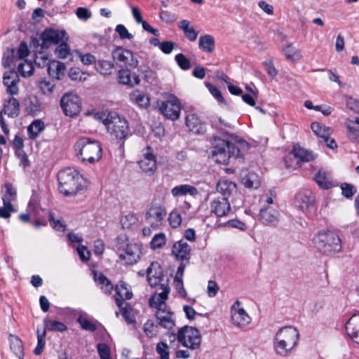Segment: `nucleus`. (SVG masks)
Listing matches in <instances>:
<instances>
[{
  "label": "nucleus",
  "instance_id": "4d7b16f0",
  "mask_svg": "<svg viewBox=\"0 0 359 359\" xmlns=\"http://www.w3.org/2000/svg\"><path fill=\"white\" fill-rule=\"evenodd\" d=\"M77 322L80 324L81 327L86 330L95 331L97 328L95 324L83 316H79L77 318Z\"/></svg>",
  "mask_w": 359,
  "mask_h": 359
},
{
  "label": "nucleus",
  "instance_id": "39448f33",
  "mask_svg": "<svg viewBox=\"0 0 359 359\" xmlns=\"http://www.w3.org/2000/svg\"><path fill=\"white\" fill-rule=\"evenodd\" d=\"M59 190L65 196L76 194L82 189V177L74 170L68 168L57 174Z\"/></svg>",
  "mask_w": 359,
  "mask_h": 359
},
{
  "label": "nucleus",
  "instance_id": "4be33fe9",
  "mask_svg": "<svg viewBox=\"0 0 359 359\" xmlns=\"http://www.w3.org/2000/svg\"><path fill=\"white\" fill-rule=\"evenodd\" d=\"M116 294L117 297H115L116 305L119 308H122L123 300L130 299L133 297V292L130 287L123 281H119L116 285Z\"/></svg>",
  "mask_w": 359,
  "mask_h": 359
},
{
  "label": "nucleus",
  "instance_id": "f3484780",
  "mask_svg": "<svg viewBox=\"0 0 359 359\" xmlns=\"http://www.w3.org/2000/svg\"><path fill=\"white\" fill-rule=\"evenodd\" d=\"M295 203L300 210L306 212L313 206L315 197L310 190L304 189L296 195Z\"/></svg>",
  "mask_w": 359,
  "mask_h": 359
},
{
  "label": "nucleus",
  "instance_id": "aec40b11",
  "mask_svg": "<svg viewBox=\"0 0 359 359\" xmlns=\"http://www.w3.org/2000/svg\"><path fill=\"white\" fill-rule=\"evenodd\" d=\"M118 82L130 87L137 86L140 83V79L135 73H132L128 68L121 69L118 73Z\"/></svg>",
  "mask_w": 359,
  "mask_h": 359
},
{
  "label": "nucleus",
  "instance_id": "603ef678",
  "mask_svg": "<svg viewBox=\"0 0 359 359\" xmlns=\"http://www.w3.org/2000/svg\"><path fill=\"white\" fill-rule=\"evenodd\" d=\"M11 348L19 358L23 355V346L22 341L15 337L11 341Z\"/></svg>",
  "mask_w": 359,
  "mask_h": 359
},
{
  "label": "nucleus",
  "instance_id": "f704fd0d",
  "mask_svg": "<svg viewBox=\"0 0 359 359\" xmlns=\"http://www.w3.org/2000/svg\"><path fill=\"white\" fill-rule=\"evenodd\" d=\"M241 182L247 188L257 189L260 186V179L257 174L249 172L242 177Z\"/></svg>",
  "mask_w": 359,
  "mask_h": 359
},
{
  "label": "nucleus",
  "instance_id": "8fccbe9b",
  "mask_svg": "<svg viewBox=\"0 0 359 359\" xmlns=\"http://www.w3.org/2000/svg\"><path fill=\"white\" fill-rule=\"evenodd\" d=\"M341 194L346 198H351L356 193L354 186L346 182L341 184Z\"/></svg>",
  "mask_w": 359,
  "mask_h": 359
},
{
  "label": "nucleus",
  "instance_id": "9b49d317",
  "mask_svg": "<svg viewBox=\"0 0 359 359\" xmlns=\"http://www.w3.org/2000/svg\"><path fill=\"white\" fill-rule=\"evenodd\" d=\"M147 281L151 287H169L168 279L164 276L161 265L153 262L147 270Z\"/></svg>",
  "mask_w": 359,
  "mask_h": 359
},
{
  "label": "nucleus",
  "instance_id": "0eeeda50",
  "mask_svg": "<svg viewBox=\"0 0 359 359\" xmlns=\"http://www.w3.org/2000/svg\"><path fill=\"white\" fill-rule=\"evenodd\" d=\"M142 246L137 243L121 245L117 250L119 259L126 264H136L141 258Z\"/></svg>",
  "mask_w": 359,
  "mask_h": 359
},
{
  "label": "nucleus",
  "instance_id": "473e14b6",
  "mask_svg": "<svg viewBox=\"0 0 359 359\" xmlns=\"http://www.w3.org/2000/svg\"><path fill=\"white\" fill-rule=\"evenodd\" d=\"M186 125L189 128V130L196 134L201 133L203 129L201 121L194 114H189L187 116Z\"/></svg>",
  "mask_w": 359,
  "mask_h": 359
},
{
  "label": "nucleus",
  "instance_id": "e433bc0d",
  "mask_svg": "<svg viewBox=\"0 0 359 359\" xmlns=\"http://www.w3.org/2000/svg\"><path fill=\"white\" fill-rule=\"evenodd\" d=\"M43 130L44 123L41 120L34 121L27 128L29 138L32 140L36 139Z\"/></svg>",
  "mask_w": 359,
  "mask_h": 359
},
{
  "label": "nucleus",
  "instance_id": "864d4df0",
  "mask_svg": "<svg viewBox=\"0 0 359 359\" xmlns=\"http://www.w3.org/2000/svg\"><path fill=\"white\" fill-rule=\"evenodd\" d=\"M168 219L170 226L173 228L178 227L182 222L181 215L177 210H173L170 213Z\"/></svg>",
  "mask_w": 359,
  "mask_h": 359
},
{
  "label": "nucleus",
  "instance_id": "7ed1b4c3",
  "mask_svg": "<svg viewBox=\"0 0 359 359\" xmlns=\"http://www.w3.org/2000/svg\"><path fill=\"white\" fill-rule=\"evenodd\" d=\"M212 144V158L219 163L227 164L231 158L241 157L239 148L233 143L218 137H214Z\"/></svg>",
  "mask_w": 359,
  "mask_h": 359
},
{
  "label": "nucleus",
  "instance_id": "c03bdc74",
  "mask_svg": "<svg viewBox=\"0 0 359 359\" xmlns=\"http://www.w3.org/2000/svg\"><path fill=\"white\" fill-rule=\"evenodd\" d=\"M38 87L43 95H50L54 90L55 85L49 81L41 79L38 82Z\"/></svg>",
  "mask_w": 359,
  "mask_h": 359
},
{
  "label": "nucleus",
  "instance_id": "f257e3e1",
  "mask_svg": "<svg viewBox=\"0 0 359 359\" xmlns=\"http://www.w3.org/2000/svg\"><path fill=\"white\" fill-rule=\"evenodd\" d=\"M299 334L292 326L280 328L274 338L273 347L276 353L280 356H287L297 346Z\"/></svg>",
  "mask_w": 359,
  "mask_h": 359
},
{
  "label": "nucleus",
  "instance_id": "c85d7f7f",
  "mask_svg": "<svg viewBox=\"0 0 359 359\" xmlns=\"http://www.w3.org/2000/svg\"><path fill=\"white\" fill-rule=\"evenodd\" d=\"M47 71L50 76L60 80L65 74V65L59 61H51L48 66Z\"/></svg>",
  "mask_w": 359,
  "mask_h": 359
},
{
  "label": "nucleus",
  "instance_id": "09e8293b",
  "mask_svg": "<svg viewBox=\"0 0 359 359\" xmlns=\"http://www.w3.org/2000/svg\"><path fill=\"white\" fill-rule=\"evenodd\" d=\"M35 64L41 68L48 67L51 62L48 56L42 52H39L35 54L34 59Z\"/></svg>",
  "mask_w": 359,
  "mask_h": 359
},
{
  "label": "nucleus",
  "instance_id": "393cba45",
  "mask_svg": "<svg viewBox=\"0 0 359 359\" xmlns=\"http://www.w3.org/2000/svg\"><path fill=\"white\" fill-rule=\"evenodd\" d=\"M282 53L286 60L291 63H295L301 60L303 57L301 50L292 43H289L285 46L282 49Z\"/></svg>",
  "mask_w": 359,
  "mask_h": 359
},
{
  "label": "nucleus",
  "instance_id": "2f4dec72",
  "mask_svg": "<svg viewBox=\"0 0 359 359\" xmlns=\"http://www.w3.org/2000/svg\"><path fill=\"white\" fill-rule=\"evenodd\" d=\"M130 100L142 108H147L149 105V97L140 90H135L130 93Z\"/></svg>",
  "mask_w": 359,
  "mask_h": 359
},
{
  "label": "nucleus",
  "instance_id": "ea45409f",
  "mask_svg": "<svg viewBox=\"0 0 359 359\" xmlns=\"http://www.w3.org/2000/svg\"><path fill=\"white\" fill-rule=\"evenodd\" d=\"M311 128L316 135L322 137L323 139L327 137V135H330L332 133L331 128L321 125L318 122L313 123Z\"/></svg>",
  "mask_w": 359,
  "mask_h": 359
},
{
  "label": "nucleus",
  "instance_id": "1a4fd4ad",
  "mask_svg": "<svg viewBox=\"0 0 359 359\" xmlns=\"http://www.w3.org/2000/svg\"><path fill=\"white\" fill-rule=\"evenodd\" d=\"M110 118V122H107V131L117 140L124 139L129 133L127 121L119 116L116 112H111Z\"/></svg>",
  "mask_w": 359,
  "mask_h": 359
},
{
  "label": "nucleus",
  "instance_id": "58836bf2",
  "mask_svg": "<svg viewBox=\"0 0 359 359\" xmlns=\"http://www.w3.org/2000/svg\"><path fill=\"white\" fill-rule=\"evenodd\" d=\"M95 68L100 74L108 75L114 71V65L111 62L100 60L95 64Z\"/></svg>",
  "mask_w": 359,
  "mask_h": 359
},
{
  "label": "nucleus",
  "instance_id": "dca6fc26",
  "mask_svg": "<svg viewBox=\"0 0 359 359\" xmlns=\"http://www.w3.org/2000/svg\"><path fill=\"white\" fill-rule=\"evenodd\" d=\"M210 212L220 217L228 216L231 212V208L227 198H214L210 203Z\"/></svg>",
  "mask_w": 359,
  "mask_h": 359
},
{
  "label": "nucleus",
  "instance_id": "412c9836",
  "mask_svg": "<svg viewBox=\"0 0 359 359\" xmlns=\"http://www.w3.org/2000/svg\"><path fill=\"white\" fill-rule=\"evenodd\" d=\"M161 291L155 293L149 301L151 307L156 308L157 310L160 309H166L165 300L170 292V287H160Z\"/></svg>",
  "mask_w": 359,
  "mask_h": 359
},
{
  "label": "nucleus",
  "instance_id": "79ce46f5",
  "mask_svg": "<svg viewBox=\"0 0 359 359\" xmlns=\"http://www.w3.org/2000/svg\"><path fill=\"white\" fill-rule=\"evenodd\" d=\"M48 220L51 227L60 232H64L66 230V224L62 219H57L54 217V214L50 212L48 214Z\"/></svg>",
  "mask_w": 359,
  "mask_h": 359
},
{
  "label": "nucleus",
  "instance_id": "6ab92c4d",
  "mask_svg": "<svg viewBox=\"0 0 359 359\" xmlns=\"http://www.w3.org/2000/svg\"><path fill=\"white\" fill-rule=\"evenodd\" d=\"M279 212L273 208H262L260 210L259 220L265 225L275 226L279 222Z\"/></svg>",
  "mask_w": 359,
  "mask_h": 359
},
{
  "label": "nucleus",
  "instance_id": "6e6d98bb",
  "mask_svg": "<svg viewBox=\"0 0 359 359\" xmlns=\"http://www.w3.org/2000/svg\"><path fill=\"white\" fill-rule=\"evenodd\" d=\"M175 60L180 67L184 70H187L191 67L189 60L187 59L182 53L176 55Z\"/></svg>",
  "mask_w": 359,
  "mask_h": 359
},
{
  "label": "nucleus",
  "instance_id": "37998d69",
  "mask_svg": "<svg viewBox=\"0 0 359 359\" xmlns=\"http://www.w3.org/2000/svg\"><path fill=\"white\" fill-rule=\"evenodd\" d=\"M46 335V329H44L42 332L40 330H37V346L35 348L34 353L36 355H39L43 351L45 346V338Z\"/></svg>",
  "mask_w": 359,
  "mask_h": 359
},
{
  "label": "nucleus",
  "instance_id": "423d86ee",
  "mask_svg": "<svg viewBox=\"0 0 359 359\" xmlns=\"http://www.w3.org/2000/svg\"><path fill=\"white\" fill-rule=\"evenodd\" d=\"M170 337H172L174 339L177 337L180 343L191 349L198 348L201 343V336L199 330L187 325L181 327L177 334H170Z\"/></svg>",
  "mask_w": 359,
  "mask_h": 359
},
{
  "label": "nucleus",
  "instance_id": "2eb2a0df",
  "mask_svg": "<svg viewBox=\"0 0 359 359\" xmlns=\"http://www.w3.org/2000/svg\"><path fill=\"white\" fill-rule=\"evenodd\" d=\"M150 149V147H147L143 151L142 158L137 161L142 172L149 176L153 175L157 168L156 156Z\"/></svg>",
  "mask_w": 359,
  "mask_h": 359
},
{
  "label": "nucleus",
  "instance_id": "052dcab7",
  "mask_svg": "<svg viewBox=\"0 0 359 359\" xmlns=\"http://www.w3.org/2000/svg\"><path fill=\"white\" fill-rule=\"evenodd\" d=\"M14 76V81L11 83H6L7 86V93L11 95H17L18 93V88L17 86V83L19 81V78L18 75L13 74Z\"/></svg>",
  "mask_w": 359,
  "mask_h": 359
},
{
  "label": "nucleus",
  "instance_id": "6e6552de",
  "mask_svg": "<svg viewBox=\"0 0 359 359\" xmlns=\"http://www.w3.org/2000/svg\"><path fill=\"white\" fill-rule=\"evenodd\" d=\"M158 107L161 113L171 121H176L180 116L182 104L175 96L170 95L165 101L158 102Z\"/></svg>",
  "mask_w": 359,
  "mask_h": 359
},
{
  "label": "nucleus",
  "instance_id": "ddd939ff",
  "mask_svg": "<svg viewBox=\"0 0 359 359\" xmlns=\"http://www.w3.org/2000/svg\"><path fill=\"white\" fill-rule=\"evenodd\" d=\"M67 33L65 30H58L54 29H45L40 36L41 41V49H47L51 45L57 44L67 40Z\"/></svg>",
  "mask_w": 359,
  "mask_h": 359
},
{
  "label": "nucleus",
  "instance_id": "3c124183",
  "mask_svg": "<svg viewBox=\"0 0 359 359\" xmlns=\"http://www.w3.org/2000/svg\"><path fill=\"white\" fill-rule=\"evenodd\" d=\"M97 349L100 359H111V350L108 345L106 344H98Z\"/></svg>",
  "mask_w": 359,
  "mask_h": 359
},
{
  "label": "nucleus",
  "instance_id": "4468645a",
  "mask_svg": "<svg viewBox=\"0 0 359 359\" xmlns=\"http://www.w3.org/2000/svg\"><path fill=\"white\" fill-rule=\"evenodd\" d=\"M60 104L64 113L69 116L78 115L81 109L80 98L72 93L65 94L60 100Z\"/></svg>",
  "mask_w": 359,
  "mask_h": 359
},
{
  "label": "nucleus",
  "instance_id": "0e129e2a",
  "mask_svg": "<svg viewBox=\"0 0 359 359\" xmlns=\"http://www.w3.org/2000/svg\"><path fill=\"white\" fill-rule=\"evenodd\" d=\"M263 65L269 74L271 78H274L278 74V70L274 67L271 60L265 61L263 62Z\"/></svg>",
  "mask_w": 359,
  "mask_h": 359
},
{
  "label": "nucleus",
  "instance_id": "5fc2aeb1",
  "mask_svg": "<svg viewBox=\"0 0 359 359\" xmlns=\"http://www.w3.org/2000/svg\"><path fill=\"white\" fill-rule=\"evenodd\" d=\"M165 244V237L162 233L156 234L151 241V246L153 249L160 248Z\"/></svg>",
  "mask_w": 359,
  "mask_h": 359
},
{
  "label": "nucleus",
  "instance_id": "a878e982",
  "mask_svg": "<svg viewBox=\"0 0 359 359\" xmlns=\"http://www.w3.org/2000/svg\"><path fill=\"white\" fill-rule=\"evenodd\" d=\"M20 111V105L19 101L15 97H10L6 100L4 104V108L1 110L0 115L3 113L7 114L9 117L15 118L18 116Z\"/></svg>",
  "mask_w": 359,
  "mask_h": 359
},
{
  "label": "nucleus",
  "instance_id": "49530a36",
  "mask_svg": "<svg viewBox=\"0 0 359 359\" xmlns=\"http://www.w3.org/2000/svg\"><path fill=\"white\" fill-rule=\"evenodd\" d=\"M45 324L47 330L53 332H63L67 328L64 323L57 320H47Z\"/></svg>",
  "mask_w": 359,
  "mask_h": 359
},
{
  "label": "nucleus",
  "instance_id": "c756f323",
  "mask_svg": "<svg viewBox=\"0 0 359 359\" xmlns=\"http://www.w3.org/2000/svg\"><path fill=\"white\" fill-rule=\"evenodd\" d=\"M217 191L222 195V197L227 198L236 191V185L228 180H220L217 183Z\"/></svg>",
  "mask_w": 359,
  "mask_h": 359
},
{
  "label": "nucleus",
  "instance_id": "cd10ccee",
  "mask_svg": "<svg viewBox=\"0 0 359 359\" xmlns=\"http://www.w3.org/2000/svg\"><path fill=\"white\" fill-rule=\"evenodd\" d=\"M294 157L303 162H309L314 160L316 156L311 151L299 145H294L292 149Z\"/></svg>",
  "mask_w": 359,
  "mask_h": 359
},
{
  "label": "nucleus",
  "instance_id": "7c9ffc66",
  "mask_svg": "<svg viewBox=\"0 0 359 359\" xmlns=\"http://www.w3.org/2000/svg\"><path fill=\"white\" fill-rule=\"evenodd\" d=\"M173 196L178 197L189 194L190 196H196L198 191L197 189L189 184H182L173 187L171 190Z\"/></svg>",
  "mask_w": 359,
  "mask_h": 359
},
{
  "label": "nucleus",
  "instance_id": "338daca9",
  "mask_svg": "<svg viewBox=\"0 0 359 359\" xmlns=\"http://www.w3.org/2000/svg\"><path fill=\"white\" fill-rule=\"evenodd\" d=\"M144 75V79L150 83H153L156 81V73L152 69L148 68L147 69L142 71Z\"/></svg>",
  "mask_w": 359,
  "mask_h": 359
},
{
  "label": "nucleus",
  "instance_id": "bb28decb",
  "mask_svg": "<svg viewBox=\"0 0 359 359\" xmlns=\"http://www.w3.org/2000/svg\"><path fill=\"white\" fill-rule=\"evenodd\" d=\"M314 180L318 185L323 189H330L336 186L332 179L330 173L324 170H320L315 175Z\"/></svg>",
  "mask_w": 359,
  "mask_h": 359
},
{
  "label": "nucleus",
  "instance_id": "de8ad7c7",
  "mask_svg": "<svg viewBox=\"0 0 359 359\" xmlns=\"http://www.w3.org/2000/svg\"><path fill=\"white\" fill-rule=\"evenodd\" d=\"M144 331L147 337L152 338L157 334L158 326L153 320H148L144 325Z\"/></svg>",
  "mask_w": 359,
  "mask_h": 359
},
{
  "label": "nucleus",
  "instance_id": "9d476101",
  "mask_svg": "<svg viewBox=\"0 0 359 359\" xmlns=\"http://www.w3.org/2000/svg\"><path fill=\"white\" fill-rule=\"evenodd\" d=\"M167 212L160 204L150 206L145 213V222L153 229H157L163 224Z\"/></svg>",
  "mask_w": 359,
  "mask_h": 359
},
{
  "label": "nucleus",
  "instance_id": "4c0bfd02",
  "mask_svg": "<svg viewBox=\"0 0 359 359\" xmlns=\"http://www.w3.org/2000/svg\"><path fill=\"white\" fill-rule=\"evenodd\" d=\"M18 70L23 77H27L33 74L34 68L32 62L24 60L18 63Z\"/></svg>",
  "mask_w": 359,
  "mask_h": 359
},
{
  "label": "nucleus",
  "instance_id": "e2e57ef3",
  "mask_svg": "<svg viewBox=\"0 0 359 359\" xmlns=\"http://www.w3.org/2000/svg\"><path fill=\"white\" fill-rule=\"evenodd\" d=\"M29 53L27 45L25 42H21L17 52V56L20 61L24 60Z\"/></svg>",
  "mask_w": 359,
  "mask_h": 359
},
{
  "label": "nucleus",
  "instance_id": "72a5a7b5",
  "mask_svg": "<svg viewBox=\"0 0 359 359\" xmlns=\"http://www.w3.org/2000/svg\"><path fill=\"white\" fill-rule=\"evenodd\" d=\"M178 27L184 32L186 37L191 41H195L198 32H196L194 28L190 25V22L187 20H183L178 22Z\"/></svg>",
  "mask_w": 359,
  "mask_h": 359
},
{
  "label": "nucleus",
  "instance_id": "b1692460",
  "mask_svg": "<svg viewBox=\"0 0 359 359\" xmlns=\"http://www.w3.org/2000/svg\"><path fill=\"white\" fill-rule=\"evenodd\" d=\"M347 334L359 344V314L353 315L346 324Z\"/></svg>",
  "mask_w": 359,
  "mask_h": 359
},
{
  "label": "nucleus",
  "instance_id": "20e7f679",
  "mask_svg": "<svg viewBox=\"0 0 359 359\" xmlns=\"http://www.w3.org/2000/svg\"><path fill=\"white\" fill-rule=\"evenodd\" d=\"M313 243L318 252L325 255L337 253L341 250L339 237L330 231L318 232L314 236Z\"/></svg>",
  "mask_w": 359,
  "mask_h": 359
},
{
  "label": "nucleus",
  "instance_id": "f8f14e48",
  "mask_svg": "<svg viewBox=\"0 0 359 359\" xmlns=\"http://www.w3.org/2000/svg\"><path fill=\"white\" fill-rule=\"evenodd\" d=\"M231 323L240 328L245 327L252 322V318L242 306L241 303L237 300L231 308Z\"/></svg>",
  "mask_w": 359,
  "mask_h": 359
},
{
  "label": "nucleus",
  "instance_id": "a211bd4d",
  "mask_svg": "<svg viewBox=\"0 0 359 359\" xmlns=\"http://www.w3.org/2000/svg\"><path fill=\"white\" fill-rule=\"evenodd\" d=\"M158 325L165 329H172L175 325L174 313L166 309H160L156 311Z\"/></svg>",
  "mask_w": 359,
  "mask_h": 359
},
{
  "label": "nucleus",
  "instance_id": "5701e85b",
  "mask_svg": "<svg viewBox=\"0 0 359 359\" xmlns=\"http://www.w3.org/2000/svg\"><path fill=\"white\" fill-rule=\"evenodd\" d=\"M191 247L183 241L176 242L172 249V253L177 258L189 262Z\"/></svg>",
  "mask_w": 359,
  "mask_h": 359
},
{
  "label": "nucleus",
  "instance_id": "a19ab883",
  "mask_svg": "<svg viewBox=\"0 0 359 359\" xmlns=\"http://www.w3.org/2000/svg\"><path fill=\"white\" fill-rule=\"evenodd\" d=\"M129 50L124 49L121 47L117 48L112 52V57L114 60L122 63L123 65L129 57Z\"/></svg>",
  "mask_w": 359,
  "mask_h": 359
},
{
  "label": "nucleus",
  "instance_id": "bf43d9fd",
  "mask_svg": "<svg viewBox=\"0 0 359 359\" xmlns=\"http://www.w3.org/2000/svg\"><path fill=\"white\" fill-rule=\"evenodd\" d=\"M115 31L118 34L121 39H132L133 38V34L123 25H118L115 28Z\"/></svg>",
  "mask_w": 359,
  "mask_h": 359
},
{
  "label": "nucleus",
  "instance_id": "774afa93",
  "mask_svg": "<svg viewBox=\"0 0 359 359\" xmlns=\"http://www.w3.org/2000/svg\"><path fill=\"white\" fill-rule=\"evenodd\" d=\"M346 101L348 108L356 112L359 111V100L351 96H346Z\"/></svg>",
  "mask_w": 359,
  "mask_h": 359
},
{
  "label": "nucleus",
  "instance_id": "13d9d810",
  "mask_svg": "<svg viewBox=\"0 0 359 359\" xmlns=\"http://www.w3.org/2000/svg\"><path fill=\"white\" fill-rule=\"evenodd\" d=\"M156 352L161 359H169L168 346L164 342H160L156 346Z\"/></svg>",
  "mask_w": 359,
  "mask_h": 359
},
{
  "label": "nucleus",
  "instance_id": "680f3d73",
  "mask_svg": "<svg viewBox=\"0 0 359 359\" xmlns=\"http://www.w3.org/2000/svg\"><path fill=\"white\" fill-rule=\"evenodd\" d=\"M61 44L56 48L55 52L60 58H66L69 55V48L66 43L60 42Z\"/></svg>",
  "mask_w": 359,
  "mask_h": 359
},
{
  "label": "nucleus",
  "instance_id": "a18cd8bd",
  "mask_svg": "<svg viewBox=\"0 0 359 359\" xmlns=\"http://www.w3.org/2000/svg\"><path fill=\"white\" fill-rule=\"evenodd\" d=\"M6 193L2 197L3 203H11L15 199L16 191L11 184H5Z\"/></svg>",
  "mask_w": 359,
  "mask_h": 359
},
{
  "label": "nucleus",
  "instance_id": "c9c22d12",
  "mask_svg": "<svg viewBox=\"0 0 359 359\" xmlns=\"http://www.w3.org/2000/svg\"><path fill=\"white\" fill-rule=\"evenodd\" d=\"M198 46L205 52L212 53L215 50V39L208 34L201 36L198 41Z\"/></svg>",
  "mask_w": 359,
  "mask_h": 359
},
{
  "label": "nucleus",
  "instance_id": "f03ea898",
  "mask_svg": "<svg viewBox=\"0 0 359 359\" xmlns=\"http://www.w3.org/2000/svg\"><path fill=\"white\" fill-rule=\"evenodd\" d=\"M76 156L83 162L93 163L102 157V149L100 143L88 137L79 139L74 144Z\"/></svg>",
  "mask_w": 359,
  "mask_h": 359
},
{
  "label": "nucleus",
  "instance_id": "69168bd1",
  "mask_svg": "<svg viewBox=\"0 0 359 359\" xmlns=\"http://www.w3.org/2000/svg\"><path fill=\"white\" fill-rule=\"evenodd\" d=\"M354 121H349L346 123V128L348 130L347 136L351 140H352L351 135H353L355 137L359 135V134L358 133V132H359V128L354 126Z\"/></svg>",
  "mask_w": 359,
  "mask_h": 359
}]
</instances>
